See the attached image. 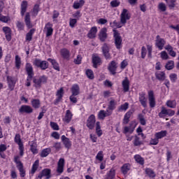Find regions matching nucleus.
I'll list each match as a JSON object with an SVG mask.
<instances>
[{
	"mask_svg": "<svg viewBox=\"0 0 179 179\" xmlns=\"http://www.w3.org/2000/svg\"><path fill=\"white\" fill-rule=\"evenodd\" d=\"M149 106L150 108L156 107V97H155V92L150 90L148 92Z\"/></svg>",
	"mask_w": 179,
	"mask_h": 179,
	"instance_id": "9d476101",
	"label": "nucleus"
},
{
	"mask_svg": "<svg viewBox=\"0 0 179 179\" xmlns=\"http://www.w3.org/2000/svg\"><path fill=\"white\" fill-rule=\"evenodd\" d=\"M7 83L9 90L10 92L15 90V86H16V82L13 80V77L7 76Z\"/></svg>",
	"mask_w": 179,
	"mask_h": 179,
	"instance_id": "a878e982",
	"label": "nucleus"
},
{
	"mask_svg": "<svg viewBox=\"0 0 179 179\" xmlns=\"http://www.w3.org/2000/svg\"><path fill=\"white\" fill-rule=\"evenodd\" d=\"M60 55L66 61L71 59V51L67 48H62L60 50Z\"/></svg>",
	"mask_w": 179,
	"mask_h": 179,
	"instance_id": "a211bd4d",
	"label": "nucleus"
},
{
	"mask_svg": "<svg viewBox=\"0 0 179 179\" xmlns=\"http://www.w3.org/2000/svg\"><path fill=\"white\" fill-rule=\"evenodd\" d=\"M155 78L157 80H166V73L164 71H157Z\"/></svg>",
	"mask_w": 179,
	"mask_h": 179,
	"instance_id": "e433bc0d",
	"label": "nucleus"
},
{
	"mask_svg": "<svg viewBox=\"0 0 179 179\" xmlns=\"http://www.w3.org/2000/svg\"><path fill=\"white\" fill-rule=\"evenodd\" d=\"M166 106L169 108H176V107H177V102H176V101L174 100H169L166 101Z\"/></svg>",
	"mask_w": 179,
	"mask_h": 179,
	"instance_id": "4d7b16f0",
	"label": "nucleus"
},
{
	"mask_svg": "<svg viewBox=\"0 0 179 179\" xmlns=\"http://www.w3.org/2000/svg\"><path fill=\"white\" fill-rule=\"evenodd\" d=\"M18 112L20 114H31V113H33V108L29 105H22Z\"/></svg>",
	"mask_w": 179,
	"mask_h": 179,
	"instance_id": "dca6fc26",
	"label": "nucleus"
},
{
	"mask_svg": "<svg viewBox=\"0 0 179 179\" xmlns=\"http://www.w3.org/2000/svg\"><path fill=\"white\" fill-rule=\"evenodd\" d=\"M115 178V169L114 168L110 169L109 171L106 173L105 179H114Z\"/></svg>",
	"mask_w": 179,
	"mask_h": 179,
	"instance_id": "f704fd0d",
	"label": "nucleus"
},
{
	"mask_svg": "<svg viewBox=\"0 0 179 179\" xmlns=\"http://www.w3.org/2000/svg\"><path fill=\"white\" fill-rule=\"evenodd\" d=\"M146 54H148V50L146 47L143 46L141 47V58L142 59H145L146 58Z\"/></svg>",
	"mask_w": 179,
	"mask_h": 179,
	"instance_id": "69168bd1",
	"label": "nucleus"
},
{
	"mask_svg": "<svg viewBox=\"0 0 179 179\" xmlns=\"http://www.w3.org/2000/svg\"><path fill=\"white\" fill-rule=\"evenodd\" d=\"M27 10V1H23L21 3V16H24L26 11Z\"/></svg>",
	"mask_w": 179,
	"mask_h": 179,
	"instance_id": "79ce46f5",
	"label": "nucleus"
},
{
	"mask_svg": "<svg viewBox=\"0 0 179 179\" xmlns=\"http://www.w3.org/2000/svg\"><path fill=\"white\" fill-rule=\"evenodd\" d=\"M94 125H96V116L92 114L88 117L87 120V127L90 129H94Z\"/></svg>",
	"mask_w": 179,
	"mask_h": 179,
	"instance_id": "4468645a",
	"label": "nucleus"
},
{
	"mask_svg": "<svg viewBox=\"0 0 179 179\" xmlns=\"http://www.w3.org/2000/svg\"><path fill=\"white\" fill-rule=\"evenodd\" d=\"M98 36L100 41H101V43H104V41H106V40H107L108 37V34H107V28L106 27L102 28L100 30Z\"/></svg>",
	"mask_w": 179,
	"mask_h": 179,
	"instance_id": "f3484780",
	"label": "nucleus"
},
{
	"mask_svg": "<svg viewBox=\"0 0 179 179\" xmlns=\"http://www.w3.org/2000/svg\"><path fill=\"white\" fill-rule=\"evenodd\" d=\"M51 153V148H48L42 150L40 156L41 157H47Z\"/></svg>",
	"mask_w": 179,
	"mask_h": 179,
	"instance_id": "49530a36",
	"label": "nucleus"
},
{
	"mask_svg": "<svg viewBox=\"0 0 179 179\" xmlns=\"http://www.w3.org/2000/svg\"><path fill=\"white\" fill-rule=\"evenodd\" d=\"M129 170H131V164L129 163L124 164L120 168V171L123 176H127Z\"/></svg>",
	"mask_w": 179,
	"mask_h": 179,
	"instance_id": "c85d7f7f",
	"label": "nucleus"
},
{
	"mask_svg": "<svg viewBox=\"0 0 179 179\" xmlns=\"http://www.w3.org/2000/svg\"><path fill=\"white\" fill-rule=\"evenodd\" d=\"M102 54L106 59H111V54H110V45L108 43H103L102 47Z\"/></svg>",
	"mask_w": 179,
	"mask_h": 179,
	"instance_id": "f8f14e48",
	"label": "nucleus"
},
{
	"mask_svg": "<svg viewBox=\"0 0 179 179\" xmlns=\"http://www.w3.org/2000/svg\"><path fill=\"white\" fill-rule=\"evenodd\" d=\"M48 61L50 62V64H52V66L55 71H58V72H59V64L57 62V60H55V59L49 58L48 59Z\"/></svg>",
	"mask_w": 179,
	"mask_h": 179,
	"instance_id": "4c0bfd02",
	"label": "nucleus"
},
{
	"mask_svg": "<svg viewBox=\"0 0 179 179\" xmlns=\"http://www.w3.org/2000/svg\"><path fill=\"white\" fill-rule=\"evenodd\" d=\"M164 45H166V40L160 37V35H157L155 39V47H157L159 51H162V50L164 48Z\"/></svg>",
	"mask_w": 179,
	"mask_h": 179,
	"instance_id": "9b49d317",
	"label": "nucleus"
},
{
	"mask_svg": "<svg viewBox=\"0 0 179 179\" xmlns=\"http://www.w3.org/2000/svg\"><path fill=\"white\" fill-rule=\"evenodd\" d=\"M148 51V57L152 58V53L153 52V46L152 45H146Z\"/></svg>",
	"mask_w": 179,
	"mask_h": 179,
	"instance_id": "bf43d9fd",
	"label": "nucleus"
},
{
	"mask_svg": "<svg viewBox=\"0 0 179 179\" xmlns=\"http://www.w3.org/2000/svg\"><path fill=\"white\" fill-rule=\"evenodd\" d=\"M17 169L20 171V176L22 178L26 177V170L24 169V166H23V164H20L19 166H17Z\"/></svg>",
	"mask_w": 179,
	"mask_h": 179,
	"instance_id": "c03bdc74",
	"label": "nucleus"
},
{
	"mask_svg": "<svg viewBox=\"0 0 179 179\" xmlns=\"http://www.w3.org/2000/svg\"><path fill=\"white\" fill-rule=\"evenodd\" d=\"M167 136V131L166 130H162L161 131L157 132L155 134V138H157L159 139H162Z\"/></svg>",
	"mask_w": 179,
	"mask_h": 179,
	"instance_id": "37998d69",
	"label": "nucleus"
},
{
	"mask_svg": "<svg viewBox=\"0 0 179 179\" xmlns=\"http://www.w3.org/2000/svg\"><path fill=\"white\" fill-rule=\"evenodd\" d=\"M134 109L132 110H129V111H127L123 118V124H124L125 125H127V124H129V118H131V116L132 115V114H134Z\"/></svg>",
	"mask_w": 179,
	"mask_h": 179,
	"instance_id": "7c9ffc66",
	"label": "nucleus"
},
{
	"mask_svg": "<svg viewBox=\"0 0 179 179\" xmlns=\"http://www.w3.org/2000/svg\"><path fill=\"white\" fill-rule=\"evenodd\" d=\"M96 159L99 160V162H102L104 160V154L103 153V151L101 150L97 153Z\"/></svg>",
	"mask_w": 179,
	"mask_h": 179,
	"instance_id": "052dcab7",
	"label": "nucleus"
},
{
	"mask_svg": "<svg viewBox=\"0 0 179 179\" xmlns=\"http://www.w3.org/2000/svg\"><path fill=\"white\" fill-rule=\"evenodd\" d=\"M33 65L37 68H40L42 71H45L48 69L49 64L48 62L43 60L42 61L40 59H35L33 62Z\"/></svg>",
	"mask_w": 179,
	"mask_h": 179,
	"instance_id": "20e7f679",
	"label": "nucleus"
},
{
	"mask_svg": "<svg viewBox=\"0 0 179 179\" xmlns=\"http://www.w3.org/2000/svg\"><path fill=\"white\" fill-rule=\"evenodd\" d=\"M73 117V114L71 111V110H67L66 111V114L64 115V117L62 118L63 122L64 124H69L71 121H72V117Z\"/></svg>",
	"mask_w": 179,
	"mask_h": 179,
	"instance_id": "4be33fe9",
	"label": "nucleus"
},
{
	"mask_svg": "<svg viewBox=\"0 0 179 179\" xmlns=\"http://www.w3.org/2000/svg\"><path fill=\"white\" fill-rule=\"evenodd\" d=\"M97 35V27H92L87 34V37L90 39L96 38Z\"/></svg>",
	"mask_w": 179,
	"mask_h": 179,
	"instance_id": "bb28decb",
	"label": "nucleus"
},
{
	"mask_svg": "<svg viewBox=\"0 0 179 179\" xmlns=\"http://www.w3.org/2000/svg\"><path fill=\"white\" fill-rule=\"evenodd\" d=\"M85 5V0H80L79 2L75 1L73 4V9H79V8H82Z\"/></svg>",
	"mask_w": 179,
	"mask_h": 179,
	"instance_id": "8fccbe9b",
	"label": "nucleus"
},
{
	"mask_svg": "<svg viewBox=\"0 0 179 179\" xmlns=\"http://www.w3.org/2000/svg\"><path fill=\"white\" fill-rule=\"evenodd\" d=\"M108 112L107 110H101L98 113V118L99 120H104L106 117H110V115H108Z\"/></svg>",
	"mask_w": 179,
	"mask_h": 179,
	"instance_id": "a19ab883",
	"label": "nucleus"
},
{
	"mask_svg": "<svg viewBox=\"0 0 179 179\" xmlns=\"http://www.w3.org/2000/svg\"><path fill=\"white\" fill-rule=\"evenodd\" d=\"M145 173L149 178H155L156 177V173L151 168H146Z\"/></svg>",
	"mask_w": 179,
	"mask_h": 179,
	"instance_id": "c9c22d12",
	"label": "nucleus"
},
{
	"mask_svg": "<svg viewBox=\"0 0 179 179\" xmlns=\"http://www.w3.org/2000/svg\"><path fill=\"white\" fill-rule=\"evenodd\" d=\"M176 111L171 109H167L164 106L162 107L160 113H159L158 116L159 118H164L166 116L173 117L175 115Z\"/></svg>",
	"mask_w": 179,
	"mask_h": 179,
	"instance_id": "39448f33",
	"label": "nucleus"
},
{
	"mask_svg": "<svg viewBox=\"0 0 179 179\" xmlns=\"http://www.w3.org/2000/svg\"><path fill=\"white\" fill-rule=\"evenodd\" d=\"M3 31L6 36V39L8 41H10L12 40V29L9 27H3Z\"/></svg>",
	"mask_w": 179,
	"mask_h": 179,
	"instance_id": "b1692460",
	"label": "nucleus"
},
{
	"mask_svg": "<svg viewBox=\"0 0 179 179\" xmlns=\"http://www.w3.org/2000/svg\"><path fill=\"white\" fill-rule=\"evenodd\" d=\"M50 127L54 131H59V126L55 122H50Z\"/></svg>",
	"mask_w": 179,
	"mask_h": 179,
	"instance_id": "338daca9",
	"label": "nucleus"
},
{
	"mask_svg": "<svg viewBox=\"0 0 179 179\" xmlns=\"http://www.w3.org/2000/svg\"><path fill=\"white\" fill-rule=\"evenodd\" d=\"M30 150L31 152V153H33L34 155H37V153H38V150L37 149V143L32 141L31 142V145H30Z\"/></svg>",
	"mask_w": 179,
	"mask_h": 179,
	"instance_id": "58836bf2",
	"label": "nucleus"
},
{
	"mask_svg": "<svg viewBox=\"0 0 179 179\" xmlns=\"http://www.w3.org/2000/svg\"><path fill=\"white\" fill-rule=\"evenodd\" d=\"M48 80L47 76L45 75L41 76L38 79L34 78L33 83H34V86L36 89H40L41 87V83H45Z\"/></svg>",
	"mask_w": 179,
	"mask_h": 179,
	"instance_id": "1a4fd4ad",
	"label": "nucleus"
},
{
	"mask_svg": "<svg viewBox=\"0 0 179 179\" xmlns=\"http://www.w3.org/2000/svg\"><path fill=\"white\" fill-rule=\"evenodd\" d=\"M117 68H118V66H117V62H115V60L111 61L108 66V70L112 75L117 73Z\"/></svg>",
	"mask_w": 179,
	"mask_h": 179,
	"instance_id": "6ab92c4d",
	"label": "nucleus"
},
{
	"mask_svg": "<svg viewBox=\"0 0 179 179\" xmlns=\"http://www.w3.org/2000/svg\"><path fill=\"white\" fill-rule=\"evenodd\" d=\"M165 69H167V71H171V69H174V61H168L165 65Z\"/></svg>",
	"mask_w": 179,
	"mask_h": 179,
	"instance_id": "603ef678",
	"label": "nucleus"
},
{
	"mask_svg": "<svg viewBox=\"0 0 179 179\" xmlns=\"http://www.w3.org/2000/svg\"><path fill=\"white\" fill-rule=\"evenodd\" d=\"M43 177H45V179H50L51 178V169H44L36 176V179H43Z\"/></svg>",
	"mask_w": 179,
	"mask_h": 179,
	"instance_id": "6e6552de",
	"label": "nucleus"
},
{
	"mask_svg": "<svg viewBox=\"0 0 179 179\" xmlns=\"http://www.w3.org/2000/svg\"><path fill=\"white\" fill-rule=\"evenodd\" d=\"M24 22L28 29H31L33 27V24H31V20H30V13H27L24 17Z\"/></svg>",
	"mask_w": 179,
	"mask_h": 179,
	"instance_id": "2f4dec72",
	"label": "nucleus"
},
{
	"mask_svg": "<svg viewBox=\"0 0 179 179\" xmlns=\"http://www.w3.org/2000/svg\"><path fill=\"white\" fill-rule=\"evenodd\" d=\"M52 24L51 22H48L45 25V30H46V37H50L54 33V29H52Z\"/></svg>",
	"mask_w": 179,
	"mask_h": 179,
	"instance_id": "393cba45",
	"label": "nucleus"
},
{
	"mask_svg": "<svg viewBox=\"0 0 179 179\" xmlns=\"http://www.w3.org/2000/svg\"><path fill=\"white\" fill-rule=\"evenodd\" d=\"M134 146H141V145H143V141H141V138L138 136H134V140L133 141Z\"/></svg>",
	"mask_w": 179,
	"mask_h": 179,
	"instance_id": "de8ad7c7",
	"label": "nucleus"
},
{
	"mask_svg": "<svg viewBox=\"0 0 179 179\" xmlns=\"http://www.w3.org/2000/svg\"><path fill=\"white\" fill-rule=\"evenodd\" d=\"M129 107V103L128 102H125L118 107V111L121 113V111H127Z\"/></svg>",
	"mask_w": 179,
	"mask_h": 179,
	"instance_id": "3c124183",
	"label": "nucleus"
},
{
	"mask_svg": "<svg viewBox=\"0 0 179 179\" xmlns=\"http://www.w3.org/2000/svg\"><path fill=\"white\" fill-rule=\"evenodd\" d=\"M9 21H10V17H9V16H5L0 14V22H2L3 23H8Z\"/></svg>",
	"mask_w": 179,
	"mask_h": 179,
	"instance_id": "680f3d73",
	"label": "nucleus"
},
{
	"mask_svg": "<svg viewBox=\"0 0 179 179\" xmlns=\"http://www.w3.org/2000/svg\"><path fill=\"white\" fill-rule=\"evenodd\" d=\"M115 108H117V101L113 98H110L106 108V113H108V115H112L113 111H114Z\"/></svg>",
	"mask_w": 179,
	"mask_h": 179,
	"instance_id": "0eeeda50",
	"label": "nucleus"
},
{
	"mask_svg": "<svg viewBox=\"0 0 179 179\" xmlns=\"http://www.w3.org/2000/svg\"><path fill=\"white\" fill-rule=\"evenodd\" d=\"M92 64L93 68H95V69H97L100 65H101V58L99 56H93L92 57Z\"/></svg>",
	"mask_w": 179,
	"mask_h": 179,
	"instance_id": "cd10ccee",
	"label": "nucleus"
},
{
	"mask_svg": "<svg viewBox=\"0 0 179 179\" xmlns=\"http://www.w3.org/2000/svg\"><path fill=\"white\" fill-rule=\"evenodd\" d=\"M134 160L141 166H143V164H145V159L139 155L134 156Z\"/></svg>",
	"mask_w": 179,
	"mask_h": 179,
	"instance_id": "a18cd8bd",
	"label": "nucleus"
},
{
	"mask_svg": "<svg viewBox=\"0 0 179 179\" xmlns=\"http://www.w3.org/2000/svg\"><path fill=\"white\" fill-rule=\"evenodd\" d=\"M129 19H131V13L127 8H124L120 14V22L115 20L113 22H110V27L113 29V40L117 50L122 48V37L117 29H121L122 26H125L127 20H129Z\"/></svg>",
	"mask_w": 179,
	"mask_h": 179,
	"instance_id": "f257e3e1",
	"label": "nucleus"
},
{
	"mask_svg": "<svg viewBox=\"0 0 179 179\" xmlns=\"http://www.w3.org/2000/svg\"><path fill=\"white\" fill-rule=\"evenodd\" d=\"M31 104L33 108H35V110H37V108H40L41 106V102L38 99H32L31 101Z\"/></svg>",
	"mask_w": 179,
	"mask_h": 179,
	"instance_id": "72a5a7b5",
	"label": "nucleus"
},
{
	"mask_svg": "<svg viewBox=\"0 0 179 179\" xmlns=\"http://www.w3.org/2000/svg\"><path fill=\"white\" fill-rule=\"evenodd\" d=\"M61 139L66 149L69 150L71 148H72V141H71V140L69 138H67L65 135H62Z\"/></svg>",
	"mask_w": 179,
	"mask_h": 179,
	"instance_id": "412c9836",
	"label": "nucleus"
},
{
	"mask_svg": "<svg viewBox=\"0 0 179 179\" xmlns=\"http://www.w3.org/2000/svg\"><path fill=\"white\" fill-rule=\"evenodd\" d=\"M120 5H121V2L118 0H113L110 1V6L112 8H118Z\"/></svg>",
	"mask_w": 179,
	"mask_h": 179,
	"instance_id": "0e129e2a",
	"label": "nucleus"
},
{
	"mask_svg": "<svg viewBox=\"0 0 179 179\" xmlns=\"http://www.w3.org/2000/svg\"><path fill=\"white\" fill-rule=\"evenodd\" d=\"M138 120L141 124V125H146V120L145 119V115H143V114L140 113L138 115Z\"/></svg>",
	"mask_w": 179,
	"mask_h": 179,
	"instance_id": "5fc2aeb1",
	"label": "nucleus"
},
{
	"mask_svg": "<svg viewBox=\"0 0 179 179\" xmlns=\"http://www.w3.org/2000/svg\"><path fill=\"white\" fill-rule=\"evenodd\" d=\"M138 101L143 108L148 107V98H146V92H141L138 94Z\"/></svg>",
	"mask_w": 179,
	"mask_h": 179,
	"instance_id": "ddd939ff",
	"label": "nucleus"
},
{
	"mask_svg": "<svg viewBox=\"0 0 179 179\" xmlns=\"http://www.w3.org/2000/svg\"><path fill=\"white\" fill-rule=\"evenodd\" d=\"M39 12H40V5L35 4L34 6L33 9H32V15H33V16H37V15H38Z\"/></svg>",
	"mask_w": 179,
	"mask_h": 179,
	"instance_id": "6e6d98bb",
	"label": "nucleus"
},
{
	"mask_svg": "<svg viewBox=\"0 0 179 179\" xmlns=\"http://www.w3.org/2000/svg\"><path fill=\"white\" fill-rule=\"evenodd\" d=\"M165 1L169 9H174V8H176V2H177V0H165Z\"/></svg>",
	"mask_w": 179,
	"mask_h": 179,
	"instance_id": "864d4df0",
	"label": "nucleus"
},
{
	"mask_svg": "<svg viewBox=\"0 0 179 179\" xmlns=\"http://www.w3.org/2000/svg\"><path fill=\"white\" fill-rule=\"evenodd\" d=\"M64 93L65 92H64V87H60V89L57 91V98L54 102L55 106H57V104H58V103H59V101L62 100V97H64Z\"/></svg>",
	"mask_w": 179,
	"mask_h": 179,
	"instance_id": "aec40b11",
	"label": "nucleus"
},
{
	"mask_svg": "<svg viewBox=\"0 0 179 179\" xmlns=\"http://www.w3.org/2000/svg\"><path fill=\"white\" fill-rule=\"evenodd\" d=\"M71 92L73 96H79V94H80V87H79V85L73 84L71 88Z\"/></svg>",
	"mask_w": 179,
	"mask_h": 179,
	"instance_id": "c756f323",
	"label": "nucleus"
},
{
	"mask_svg": "<svg viewBox=\"0 0 179 179\" xmlns=\"http://www.w3.org/2000/svg\"><path fill=\"white\" fill-rule=\"evenodd\" d=\"M122 86L124 93H128V92H129L130 83L128 77H125L124 79L122 81Z\"/></svg>",
	"mask_w": 179,
	"mask_h": 179,
	"instance_id": "5701e85b",
	"label": "nucleus"
},
{
	"mask_svg": "<svg viewBox=\"0 0 179 179\" xmlns=\"http://www.w3.org/2000/svg\"><path fill=\"white\" fill-rule=\"evenodd\" d=\"M38 166H40V160L36 159L32 164V167L30 172L31 176H34V174H36V171H37V170L38 169Z\"/></svg>",
	"mask_w": 179,
	"mask_h": 179,
	"instance_id": "473e14b6",
	"label": "nucleus"
},
{
	"mask_svg": "<svg viewBox=\"0 0 179 179\" xmlns=\"http://www.w3.org/2000/svg\"><path fill=\"white\" fill-rule=\"evenodd\" d=\"M158 9L161 10V12H166L167 7L164 3L162 2L158 4Z\"/></svg>",
	"mask_w": 179,
	"mask_h": 179,
	"instance_id": "e2e57ef3",
	"label": "nucleus"
},
{
	"mask_svg": "<svg viewBox=\"0 0 179 179\" xmlns=\"http://www.w3.org/2000/svg\"><path fill=\"white\" fill-rule=\"evenodd\" d=\"M64 167H65V159L60 158L57 162L56 171L59 176L64 173Z\"/></svg>",
	"mask_w": 179,
	"mask_h": 179,
	"instance_id": "2eb2a0df",
	"label": "nucleus"
},
{
	"mask_svg": "<svg viewBox=\"0 0 179 179\" xmlns=\"http://www.w3.org/2000/svg\"><path fill=\"white\" fill-rule=\"evenodd\" d=\"M25 71L27 75L25 86L29 87V86L31 85V80L33 79V76H34V69H33V65H31L30 63H26Z\"/></svg>",
	"mask_w": 179,
	"mask_h": 179,
	"instance_id": "f03ea898",
	"label": "nucleus"
},
{
	"mask_svg": "<svg viewBox=\"0 0 179 179\" xmlns=\"http://www.w3.org/2000/svg\"><path fill=\"white\" fill-rule=\"evenodd\" d=\"M85 75H87L88 79H94V73H93V70L92 69H87L85 71Z\"/></svg>",
	"mask_w": 179,
	"mask_h": 179,
	"instance_id": "13d9d810",
	"label": "nucleus"
},
{
	"mask_svg": "<svg viewBox=\"0 0 179 179\" xmlns=\"http://www.w3.org/2000/svg\"><path fill=\"white\" fill-rule=\"evenodd\" d=\"M36 32L35 29H31L29 30L28 33L26 34L25 40L26 41H31L33 40V34Z\"/></svg>",
	"mask_w": 179,
	"mask_h": 179,
	"instance_id": "ea45409f",
	"label": "nucleus"
},
{
	"mask_svg": "<svg viewBox=\"0 0 179 179\" xmlns=\"http://www.w3.org/2000/svg\"><path fill=\"white\" fill-rule=\"evenodd\" d=\"M135 128H136V125L134 123H130L129 126H125L123 129V134L126 135L127 141H131L134 139L133 136H129L128 134H134V131H135Z\"/></svg>",
	"mask_w": 179,
	"mask_h": 179,
	"instance_id": "7ed1b4c3",
	"label": "nucleus"
},
{
	"mask_svg": "<svg viewBox=\"0 0 179 179\" xmlns=\"http://www.w3.org/2000/svg\"><path fill=\"white\" fill-rule=\"evenodd\" d=\"M16 27L20 31H22V30H24V23L23 22L17 21Z\"/></svg>",
	"mask_w": 179,
	"mask_h": 179,
	"instance_id": "774afa93",
	"label": "nucleus"
},
{
	"mask_svg": "<svg viewBox=\"0 0 179 179\" xmlns=\"http://www.w3.org/2000/svg\"><path fill=\"white\" fill-rule=\"evenodd\" d=\"M14 142L17 143L19 146L20 156L22 157L24 155V145L20 138V134H17L14 138Z\"/></svg>",
	"mask_w": 179,
	"mask_h": 179,
	"instance_id": "423d86ee",
	"label": "nucleus"
},
{
	"mask_svg": "<svg viewBox=\"0 0 179 179\" xmlns=\"http://www.w3.org/2000/svg\"><path fill=\"white\" fill-rule=\"evenodd\" d=\"M15 68L17 69H20V66L22 65V58H20V55H15Z\"/></svg>",
	"mask_w": 179,
	"mask_h": 179,
	"instance_id": "09e8293b",
	"label": "nucleus"
}]
</instances>
